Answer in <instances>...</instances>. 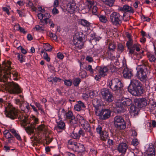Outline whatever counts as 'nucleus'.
<instances>
[{
  "label": "nucleus",
  "instance_id": "nucleus-29",
  "mask_svg": "<svg viewBox=\"0 0 156 156\" xmlns=\"http://www.w3.org/2000/svg\"><path fill=\"white\" fill-rule=\"evenodd\" d=\"M80 23L82 26L87 27V30L90 29V23L88 21L82 19L80 21Z\"/></svg>",
  "mask_w": 156,
  "mask_h": 156
},
{
  "label": "nucleus",
  "instance_id": "nucleus-13",
  "mask_svg": "<svg viewBox=\"0 0 156 156\" xmlns=\"http://www.w3.org/2000/svg\"><path fill=\"white\" fill-rule=\"evenodd\" d=\"M101 92L103 98L107 102L110 103L113 101V95L108 89L103 88L101 89Z\"/></svg>",
  "mask_w": 156,
  "mask_h": 156
},
{
  "label": "nucleus",
  "instance_id": "nucleus-31",
  "mask_svg": "<svg viewBox=\"0 0 156 156\" xmlns=\"http://www.w3.org/2000/svg\"><path fill=\"white\" fill-rule=\"evenodd\" d=\"M17 57L18 60L20 61L21 63L26 61L25 56L23 55L20 53H17Z\"/></svg>",
  "mask_w": 156,
  "mask_h": 156
},
{
  "label": "nucleus",
  "instance_id": "nucleus-53",
  "mask_svg": "<svg viewBox=\"0 0 156 156\" xmlns=\"http://www.w3.org/2000/svg\"><path fill=\"white\" fill-rule=\"evenodd\" d=\"M43 57L44 59L48 62H49L50 61V58L48 57L47 53H44L43 55Z\"/></svg>",
  "mask_w": 156,
  "mask_h": 156
},
{
  "label": "nucleus",
  "instance_id": "nucleus-40",
  "mask_svg": "<svg viewBox=\"0 0 156 156\" xmlns=\"http://www.w3.org/2000/svg\"><path fill=\"white\" fill-rule=\"evenodd\" d=\"M117 51L119 53L123 52L124 50V47L123 45L121 43L118 44Z\"/></svg>",
  "mask_w": 156,
  "mask_h": 156
},
{
  "label": "nucleus",
  "instance_id": "nucleus-52",
  "mask_svg": "<svg viewBox=\"0 0 156 156\" xmlns=\"http://www.w3.org/2000/svg\"><path fill=\"white\" fill-rule=\"evenodd\" d=\"M87 73L85 71H83L79 73V76H80L82 78L85 77Z\"/></svg>",
  "mask_w": 156,
  "mask_h": 156
},
{
  "label": "nucleus",
  "instance_id": "nucleus-43",
  "mask_svg": "<svg viewBox=\"0 0 156 156\" xmlns=\"http://www.w3.org/2000/svg\"><path fill=\"white\" fill-rule=\"evenodd\" d=\"M6 75L8 77H9L10 76H11V75H12L13 77H16V78H14V80H15L16 78L18 76V73L14 71L13 72L11 70V73L10 74H6Z\"/></svg>",
  "mask_w": 156,
  "mask_h": 156
},
{
  "label": "nucleus",
  "instance_id": "nucleus-36",
  "mask_svg": "<svg viewBox=\"0 0 156 156\" xmlns=\"http://www.w3.org/2000/svg\"><path fill=\"white\" fill-rule=\"evenodd\" d=\"M115 0H103L105 4L109 6H112L114 3Z\"/></svg>",
  "mask_w": 156,
  "mask_h": 156
},
{
  "label": "nucleus",
  "instance_id": "nucleus-51",
  "mask_svg": "<svg viewBox=\"0 0 156 156\" xmlns=\"http://www.w3.org/2000/svg\"><path fill=\"white\" fill-rule=\"evenodd\" d=\"M141 19L143 21H146L147 22H149L151 20V18L148 17H146L144 15L141 16Z\"/></svg>",
  "mask_w": 156,
  "mask_h": 156
},
{
  "label": "nucleus",
  "instance_id": "nucleus-3",
  "mask_svg": "<svg viewBox=\"0 0 156 156\" xmlns=\"http://www.w3.org/2000/svg\"><path fill=\"white\" fill-rule=\"evenodd\" d=\"M128 91L133 95L138 96L143 93V88L141 83L135 79L131 80L128 88Z\"/></svg>",
  "mask_w": 156,
  "mask_h": 156
},
{
  "label": "nucleus",
  "instance_id": "nucleus-10",
  "mask_svg": "<svg viewBox=\"0 0 156 156\" xmlns=\"http://www.w3.org/2000/svg\"><path fill=\"white\" fill-rule=\"evenodd\" d=\"M8 92L11 94H18L22 92V90L17 83L12 82L8 85Z\"/></svg>",
  "mask_w": 156,
  "mask_h": 156
},
{
  "label": "nucleus",
  "instance_id": "nucleus-9",
  "mask_svg": "<svg viewBox=\"0 0 156 156\" xmlns=\"http://www.w3.org/2000/svg\"><path fill=\"white\" fill-rule=\"evenodd\" d=\"M114 125L118 130H123L126 128V122L123 117L120 115H117L114 118Z\"/></svg>",
  "mask_w": 156,
  "mask_h": 156
},
{
  "label": "nucleus",
  "instance_id": "nucleus-34",
  "mask_svg": "<svg viewBox=\"0 0 156 156\" xmlns=\"http://www.w3.org/2000/svg\"><path fill=\"white\" fill-rule=\"evenodd\" d=\"M76 118L78 122L81 124H83L86 121L85 120L83 117L79 115H77L76 116Z\"/></svg>",
  "mask_w": 156,
  "mask_h": 156
},
{
  "label": "nucleus",
  "instance_id": "nucleus-44",
  "mask_svg": "<svg viewBox=\"0 0 156 156\" xmlns=\"http://www.w3.org/2000/svg\"><path fill=\"white\" fill-rule=\"evenodd\" d=\"M64 84L67 87H69L72 85L73 82L71 80H64Z\"/></svg>",
  "mask_w": 156,
  "mask_h": 156
},
{
  "label": "nucleus",
  "instance_id": "nucleus-28",
  "mask_svg": "<svg viewBox=\"0 0 156 156\" xmlns=\"http://www.w3.org/2000/svg\"><path fill=\"white\" fill-rule=\"evenodd\" d=\"M84 123H83V124L81 125L82 126L83 128L85 131L91 133V128L89 123L87 121Z\"/></svg>",
  "mask_w": 156,
  "mask_h": 156
},
{
  "label": "nucleus",
  "instance_id": "nucleus-2",
  "mask_svg": "<svg viewBox=\"0 0 156 156\" xmlns=\"http://www.w3.org/2000/svg\"><path fill=\"white\" fill-rule=\"evenodd\" d=\"M5 111L6 117L12 120L18 117L19 120L22 122V125L24 127L27 126V117L22 114L18 116V111L15 108L13 107H10L5 108Z\"/></svg>",
  "mask_w": 156,
  "mask_h": 156
},
{
  "label": "nucleus",
  "instance_id": "nucleus-18",
  "mask_svg": "<svg viewBox=\"0 0 156 156\" xmlns=\"http://www.w3.org/2000/svg\"><path fill=\"white\" fill-rule=\"evenodd\" d=\"M139 109L137 107L133 104L130 106L129 112L131 116L136 117L139 114Z\"/></svg>",
  "mask_w": 156,
  "mask_h": 156
},
{
  "label": "nucleus",
  "instance_id": "nucleus-19",
  "mask_svg": "<svg viewBox=\"0 0 156 156\" xmlns=\"http://www.w3.org/2000/svg\"><path fill=\"white\" fill-rule=\"evenodd\" d=\"M128 149V145L126 143L122 142L118 145L117 150L120 153L125 154Z\"/></svg>",
  "mask_w": 156,
  "mask_h": 156
},
{
  "label": "nucleus",
  "instance_id": "nucleus-22",
  "mask_svg": "<svg viewBox=\"0 0 156 156\" xmlns=\"http://www.w3.org/2000/svg\"><path fill=\"white\" fill-rule=\"evenodd\" d=\"M68 10L70 13H73L77 11L78 9L77 6L76 5V3L73 2H70L67 5Z\"/></svg>",
  "mask_w": 156,
  "mask_h": 156
},
{
  "label": "nucleus",
  "instance_id": "nucleus-26",
  "mask_svg": "<svg viewBox=\"0 0 156 156\" xmlns=\"http://www.w3.org/2000/svg\"><path fill=\"white\" fill-rule=\"evenodd\" d=\"M119 9L121 11H123L125 12H133V10L132 8L127 5H124L123 7L120 8Z\"/></svg>",
  "mask_w": 156,
  "mask_h": 156
},
{
  "label": "nucleus",
  "instance_id": "nucleus-11",
  "mask_svg": "<svg viewBox=\"0 0 156 156\" xmlns=\"http://www.w3.org/2000/svg\"><path fill=\"white\" fill-rule=\"evenodd\" d=\"M122 19V16L119 13L114 12L110 15V21L113 25L118 26L121 24Z\"/></svg>",
  "mask_w": 156,
  "mask_h": 156
},
{
  "label": "nucleus",
  "instance_id": "nucleus-42",
  "mask_svg": "<svg viewBox=\"0 0 156 156\" xmlns=\"http://www.w3.org/2000/svg\"><path fill=\"white\" fill-rule=\"evenodd\" d=\"M116 47V45L112 43H110L109 44L108 47V50L113 51Z\"/></svg>",
  "mask_w": 156,
  "mask_h": 156
},
{
  "label": "nucleus",
  "instance_id": "nucleus-64",
  "mask_svg": "<svg viewBox=\"0 0 156 156\" xmlns=\"http://www.w3.org/2000/svg\"><path fill=\"white\" fill-rule=\"evenodd\" d=\"M52 12L55 15L59 13V11L56 8L54 7L52 10Z\"/></svg>",
  "mask_w": 156,
  "mask_h": 156
},
{
  "label": "nucleus",
  "instance_id": "nucleus-61",
  "mask_svg": "<svg viewBox=\"0 0 156 156\" xmlns=\"http://www.w3.org/2000/svg\"><path fill=\"white\" fill-rule=\"evenodd\" d=\"M85 59L86 60L90 62H92L93 61V59L92 57L89 56H87Z\"/></svg>",
  "mask_w": 156,
  "mask_h": 156
},
{
  "label": "nucleus",
  "instance_id": "nucleus-23",
  "mask_svg": "<svg viewBox=\"0 0 156 156\" xmlns=\"http://www.w3.org/2000/svg\"><path fill=\"white\" fill-rule=\"evenodd\" d=\"M122 73L124 78L128 79H131L133 75L132 70L127 67L124 68Z\"/></svg>",
  "mask_w": 156,
  "mask_h": 156
},
{
  "label": "nucleus",
  "instance_id": "nucleus-54",
  "mask_svg": "<svg viewBox=\"0 0 156 156\" xmlns=\"http://www.w3.org/2000/svg\"><path fill=\"white\" fill-rule=\"evenodd\" d=\"M77 142L73 141L72 140H70L68 141V143L69 145H71V147L72 148V150H73V148L74 144H76L75 143H76Z\"/></svg>",
  "mask_w": 156,
  "mask_h": 156
},
{
  "label": "nucleus",
  "instance_id": "nucleus-55",
  "mask_svg": "<svg viewBox=\"0 0 156 156\" xmlns=\"http://www.w3.org/2000/svg\"><path fill=\"white\" fill-rule=\"evenodd\" d=\"M30 105L34 111L35 112L36 114L37 115H39V113L38 111V110L36 108L34 105L31 104H30Z\"/></svg>",
  "mask_w": 156,
  "mask_h": 156
},
{
  "label": "nucleus",
  "instance_id": "nucleus-56",
  "mask_svg": "<svg viewBox=\"0 0 156 156\" xmlns=\"http://www.w3.org/2000/svg\"><path fill=\"white\" fill-rule=\"evenodd\" d=\"M35 28L37 31H43L44 30V28L42 26H40L39 25H36L35 27Z\"/></svg>",
  "mask_w": 156,
  "mask_h": 156
},
{
  "label": "nucleus",
  "instance_id": "nucleus-46",
  "mask_svg": "<svg viewBox=\"0 0 156 156\" xmlns=\"http://www.w3.org/2000/svg\"><path fill=\"white\" fill-rule=\"evenodd\" d=\"M96 130L97 133L99 135L101 134L103 131L102 127L99 125H98L96 128Z\"/></svg>",
  "mask_w": 156,
  "mask_h": 156
},
{
  "label": "nucleus",
  "instance_id": "nucleus-5",
  "mask_svg": "<svg viewBox=\"0 0 156 156\" xmlns=\"http://www.w3.org/2000/svg\"><path fill=\"white\" fill-rule=\"evenodd\" d=\"M109 88L113 91L115 92L116 95L120 96L122 94L123 84L118 78H114L109 83Z\"/></svg>",
  "mask_w": 156,
  "mask_h": 156
},
{
  "label": "nucleus",
  "instance_id": "nucleus-48",
  "mask_svg": "<svg viewBox=\"0 0 156 156\" xmlns=\"http://www.w3.org/2000/svg\"><path fill=\"white\" fill-rule=\"evenodd\" d=\"M148 58L150 61L151 62H154L156 60V58L154 55H150L148 56Z\"/></svg>",
  "mask_w": 156,
  "mask_h": 156
},
{
  "label": "nucleus",
  "instance_id": "nucleus-4",
  "mask_svg": "<svg viewBox=\"0 0 156 156\" xmlns=\"http://www.w3.org/2000/svg\"><path fill=\"white\" fill-rule=\"evenodd\" d=\"M141 63V64L136 67L137 73L136 76L141 81H143L146 80L149 67L146 62L142 60Z\"/></svg>",
  "mask_w": 156,
  "mask_h": 156
},
{
  "label": "nucleus",
  "instance_id": "nucleus-20",
  "mask_svg": "<svg viewBox=\"0 0 156 156\" xmlns=\"http://www.w3.org/2000/svg\"><path fill=\"white\" fill-rule=\"evenodd\" d=\"M85 135V132L82 129L80 128L78 133L73 131L71 135V136L73 139H79L81 136L83 137Z\"/></svg>",
  "mask_w": 156,
  "mask_h": 156
},
{
  "label": "nucleus",
  "instance_id": "nucleus-59",
  "mask_svg": "<svg viewBox=\"0 0 156 156\" xmlns=\"http://www.w3.org/2000/svg\"><path fill=\"white\" fill-rule=\"evenodd\" d=\"M14 136L16 138V139L19 141H22V140L21 139L20 134L18 133H17L15 134V135H14Z\"/></svg>",
  "mask_w": 156,
  "mask_h": 156
},
{
  "label": "nucleus",
  "instance_id": "nucleus-24",
  "mask_svg": "<svg viewBox=\"0 0 156 156\" xmlns=\"http://www.w3.org/2000/svg\"><path fill=\"white\" fill-rule=\"evenodd\" d=\"M86 106L84 103L81 101H77L76 104L74 106V109L77 111L86 108Z\"/></svg>",
  "mask_w": 156,
  "mask_h": 156
},
{
  "label": "nucleus",
  "instance_id": "nucleus-35",
  "mask_svg": "<svg viewBox=\"0 0 156 156\" xmlns=\"http://www.w3.org/2000/svg\"><path fill=\"white\" fill-rule=\"evenodd\" d=\"M86 70L89 71L91 74H95L96 71H95V69H94L92 68V66L90 65H88L86 66L85 68Z\"/></svg>",
  "mask_w": 156,
  "mask_h": 156
},
{
  "label": "nucleus",
  "instance_id": "nucleus-16",
  "mask_svg": "<svg viewBox=\"0 0 156 156\" xmlns=\"http://www.w3.org/2000/svg\"><path fill=\"white\" fill-rule=\"evenodd\" d=\"M134 102L136 105L140 108H144L147 104V100L144 98L135 99Z\"/></svg>",
  "mask_w": 156,
  "mask_h": 156
},
{
  "label": "nucleus",
  "instance_id": "nucleus-7",
  "mask_svg": "<svg viewBox=\"0 0 156 156\" xmlns=\"http://www.w3.org/2000/svg\"><path fill=\"white\" fill-rule=\"evenodd\" d=\"M126 45L129 50V55H136L137 53L135 52V50L136 51H139L140 50V45L139 44H133V41L131 37H129V40L126 43Z\"/></svg>",
  "mask_w": 156,
  "mask_h": 156
},
{
  "label": "nucleus",
  "instance_id": "nucleus-37",
  "mask_svg": "<svg viewBox=\"0 0 156 156\" xmlns=\"http://www.w3.org/2000/svg\"><path fill=\"white\" fill-rule=\"evenodd\" d=\"M15 26L17 28H18V29H17V31H19L20 32L24 34H25L27 33V31H25V29L20 27L19 23L16 24Z\"/></svg>",
  "mask_w": 156,
  "mask_h": 156
},
{
  "label": "nucleus",
  "instance_id": "nucleus-17",
  "mask_svg": "<svg viewBox=\"0 0 156 156\" xmlns=\"http://www.w3.org/2000/svg\"><path fill=\"white\" fill-rule=\"evenodd\" d=\"M12 62L8 60H5L2 62V67L5 74H10L11 70L12 69L11 66Z\"/></svg>",
  "mask_w": 156,
  "mask_h": 156
},
{
  "label": "nucleus",
  "instance_id": "nucleus-63",
  "mask_svg": "<svg viewBox=\"0 0 156 156\" xmlns=\"http://www.w3.org/2000/svg\"><path fill=\"white\" fill-rule=\"evenodd\" d=\"M53 82L55 83H56L57 81H59L60 82V81L61 80V79L57 77H53Z\"/></svg>",
  "mask_w": 156,
  "mask_h": 156
},
{
  "label": "nucleus",
  "instance_id": "nucleus-15",
  "mask_svg": "<svg viewBox=\"0 0 156 156\" xmlns=\"http://www.w3.org/2000/svg\"><path fill=\"white\" fill-rule=\"evenodd\" d=\"M58 119L56 120L57 126L55 127V129L58 132H61L62 130H64L66 129V125L65 122L62 120L61 115L59 113L58 114Z\"/></svg>",
  "mask_w": 156,
  "mask_h": 156
},
{
  "label": "nucleus",
  "instance_id": "nucleus-60",
  "mask_svg": "<svg viewBox=\"0 0 156 156\" xmlns=\"http://www.w3.org/2000/svg\"><path fill=\"white\" fill-rule=\"evenodd\" d=\"M59 2L58 0H55L54 1L53 4V7L54 8H56L58 6L59 4Z\"/></svg>",
  "mask_w": 156,
  "mask_h": 156
},
{
  "label": "nucleus",
  "instance_id": "nucleus-50",
  "mask_svg": "<svg viewBox=\"0 0 156 156\" xmlns=\"http://www.w3.org/2000/svg\"><path fill=\"white\" fill-rule=\"evenodd\" d=\"M107 69H108L110 70L112 73H113L116 71V67L114 65H111L108 66Z\"/></svg>",
  "mask_w": 156,
  "mask_h": 156
},
{
  "label": "nucleus",
  "instance_id": "nucleus-14",
  "mask_svg": "<svg viewBox=\"0 0 156 156\" xmlns=\"http://www.w3.org/2000/svg\"><path fill=\"white\" fill-rule=\"evenodd\" d=\"M34 126H32L31 127L28 126L25 128V130L28 134L30 135H33L30 137V139L33 145H37L38 142V138L37 136H35L34 131Z\"/></svg>",
  "mask_w": 156,
  "mask_h": 156
},
{
  "label": "nucleus",
  "instance_id": "nucleus-30",
  "mask_svg": "<svg viewBox=\"0 0 156 156\" xmlns=\"http://www.w3.org/2000/svg\"><path fill=\"white\" fill-rule=\"evenodd\" d=\"M100 137L103 140H105L109 136L108 133L105 130H103L100 134Z\"/></svg>",
  "mask_w": 156,
  "mask_h": 156
},
{
  "label": "nucleus",
  "instance_id": "nucleus-27",
  "mask_svg": "<svg viewBox=\"0 0 156 156\" xmlns=\"http://www.w3.org/2000/svg\"><path fill=\"white\" fill-rule=\"evenodd\" d=\"M113 52L112 51L108 50L105 54V56L112 61H114V59H115L116 58L113 55Z\"/></svg>",
  "mask_w": 156,
  "mask_h": 156
},
{
  "label": "nucleus",
  "instance_id": "nucleus-57",
  "mask_svg": "<svg viewBox=\"0 0 156 156\" xmlns=\"http://www.w3.org/2000/svg\"><path fill=\"white\" fill-rule=\"evenodd\" d=\"M139 143L138 142V140L137 139H134L132 140V144L134 146H136Z\"/></svg>",
  "mask_w": 156,
  "mask_h": 156
},
{
  "label": "nucleus",
  "instance_id": "nucleus-21",
  "mask_svg": "<svg viewBox=\"0 0 156 156\" xmlns=\"http://www.w3.org/2000/svg\"><path fill=\"white\" fill-rule=\"evenodd\" d=\"M75 144H74L73 146V151L79 153L83 152L84 151L85 149L83 144L78 143Z\"/></svg>",
  "mask_w": 156,
  "mask_h": 156
},
{
  "label": "nucleus",
  "instance_id": "nucleus-58",
  "mask_svg": "<svg viewBox=\"0 0 156 156\" xmlns=\"http://www.w3.org/2000/svg\"><path fill=\"white\" fill-rule=\"evenodd\" d=\"M57 57L59 59L62 60L64 58V55L61 52H58V53H57Z\"/></svg>",
  "mask_w": 156,
  "mask_h": 156
},
{
  "label": "nucleus",
  "instance_id": "nucleus-62",
  "mask_svg": "<svg viewBox=\"0 0 156 156\" xmlns=\"http://www.w3.org/2000/svg\"><path fill=\"white\" fill-rule=\"evenodd\" d=\"M46 24H48V21H47V22H45L44 20V19L40 20V21L39 23V24L41 25H44Z\"/></svg>",
  "mask_w": 156,
  "mask_h": 156
},
{
  "label": "nucleus",
  "instance_id": "nucleus-38",
  "mask_svg": "<svg viewBox=\"0 0 156 156\" xmlns=\"http://www.w3.org/2000/svg\"><path fill=\"white\" fill-rule=\"evenodd\" d=\"M98 17L100 21L103 23H106L108 22V20L105 16L100 15Z\"/></svg>",
  "mask_w": 156,
  "mask_h": 156
},
{
  "label": "nucleus",
  "instance_id": "nucleus-32",
  "mask_svg": "<svg viewBox=\"0 0 156 156\" xmlns=\"http://www.w3.org/2000/svg\"><path fill=\"white\" fill-rule=\"evenodd\" d=\"M81 79L79 78H75L73 79V84L75 87L79 86L81 82Z\"/></svg>",
  "mask_w": 156,
  "mask_h": 156
},
{
  "label": "nucleus",
  "instance_id": "nucleus-6",
  "mask_svg": "<svg viewBox=\"0 0 156 156\" xmlns=\"http://www.w3.org/2000/svg\"><path fill=\"white\" fill-rule=\"evenodd\" d=\"M132 103V101L130 99L122 97L116 103L117 112L119 113L124 112L126 111V107L130 106L133 104Z\"/></svg>",
  "mask_w": 156,
  "mask_h": 156
},
{
  "label": "nucleus",
  "instance_id": "nucleus-8",
  "mask_svg": "<svg viewBox=\"0 0 156 156\" xmlns=\"http://www.w3.org/2000/svg\"><path fill=\"white\" fill-rule=\"evenodd\" d=\"M85 37L82 32L81 31L76 33L73 37V44L76 47L80 49H81L83 45V38Z\"/></svg>",
  "mask_w": 156,
  "mask_h": 156
},
{
  "label": "nucleus",
  "instance_id": "nucleus-47",
  "mask_svg": "<svg viewBox=\"0 0 156 156\" xmlns=\"http://www.w3.org/2000/svg\"><path fill=\"white\" fill-rule=\"evenodd\" d=\"M150 110L153 112L154 113L156 112V103H154L153 104H152L151 107L150 108Z\"/></svg>",
  "mask_w": 156,
  "mask_h": 156
},
{
  "label": "nucleus",
  "instance_id": "nucleus-25",
  "mask_svg": "<svg viewBox=\"0 0 156 156\" xmlns=\"http://www.w3.org/2000/svg\"><path fill=\"white\" fill-rule=\"evenodd\" d=\"M74 116L72 111L68 110L64 114V118L66 120L69 121Z\"/></svg>",
  "mask_w": 156,
  "mask_h": 156
},
{
  "label": "nucleus",
  "instance_id": "nucleus-49",
  "mask_svg": "<svg viewBox=\"0 0 156 156\" xmlns=\"http://www.w3.org/2000/svg\"><path fill=\"white\" fill-rule=\"evenodd\" d=\"M22 101L21 100L19 99L16 98L15 99V103L16 105H19L20 108L21 109V107L22 106Z\"/></svg>",
  "mask_w": 156,
  "mask_h": 156
},
{
  "label": "nucleus",
  "instance_id": "nucleus-39",
  "mask_svg": "<svg viewBox=\"0 0 156 156\" xmlns=\"http://www.w3.org/2000/svg\"><path fill=\"white\" fill-rule=\"evenodd\" d=\"M68 121L71 125L76 124L78 122L76 117H75V116Z\"/></svg>",
  "mask_w": 156,
  "mask_h": 156
},
{
  "label": "nucleus",
  "instance_id": "nucleus-45",
  "mask_svg": "<svg viewBox=\"0 0 156 156\" xmlns=\"http://www.w3.org/2000/svg\"><path fill=\"white\" fill-rule=\"evenodd\" d=\"M43 16L44 17H45L44 19V20L45 22H47L48 20H49V19L51 17V15L49 13L46 12L44 14Z\"/></svg>",
  "mask_w": 156,
  "mask_h": 156
},
{
  "label": "nucleus",
  "instance_id": "nucleus-33",
  "mask_svg": "<svg viewBox=\"0 0 156 156\" xmlns=\"http://www.w3.org/2000/svg\"><path fill=\"white\" fill-rule=\"evenodd\" d=\"M3 134L4 136L7 139L14 138L13 136L9 132V131L7 129L5 130L4 131Z\"/></svg>",
  "mask_w": 156,
  "mask_h": 156
},
{
  "label": "nucleus",
  "instance_id": "nucleus-12",
  "mask_svg": "<svg viewBox=\"0 0 156 156\" xmlns=\"http://www.w3.org/2000/svg\"><path fill=\"white\" fill-rule=\"evenodd\" d=\"M108 71L107 68L105 66H97L95 69L96 74L98 73V74L96 75L95 79L97 80L100 79L101 77H104L107 75Z\"/></svg>",
  "mask_w": 156,
  "mask_h": 156
},
{
  "label": "nucleus",
  "instance_id": "nucleus-41",
  "mask_svg": "<svg viewBox=\"0 0 156 156\" xmlns=\"http://www.w3.org/2000/svg\"><path fill=\"white\" fill-rule=\"evenodd\" d=\"M32 119L34 122V123H33V125H32V123L30 124V126H30V127H31L32 126H34V125H35L36 124L38 123V119L37 118H36L35 116H33L32 117Z\"/></svg>",
  "mask_w": 156,
  "mask_h": 156
},
{
  "label": "nucleus",
  "instance_id": "nucleus-1",
  "mask_svg": "<svg viewBox=\"0 0 156 156\" xmlns=\"http://www.w3.org/2000/svg\"><path fill=\"white\" fill-rule=\"evenodd\" d=\"M92 103L94 108L95 114L98 116L100 119L105 120L110 117L111 110L109 108H105L100 99H95Z\"/></svg>",
  "mask_w": 156,
  "mask_h": 156
}]
</instances>
